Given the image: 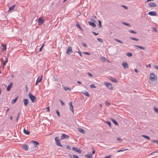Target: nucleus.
Masks as SVG:
<instances>
[{
  "label": "nucleus",
  "mask_w": 158,
  "mask_h": 158,
  "mask_svg": "<svg viewBox=\"0 0 158 158\" xmlns=\"http://www.w3.org/2000/svg\"><path fill=\"white\" fill-rule=\"evenodd\" d=\"M157 76L153 73H151L149 77V80L152 82L156 81H157Z\"/></svg>",
  "instance_id": "nucleus-1"
},
{
  "label": "nucleus",
  "mask_w": 158,
  "mask_h": 158,
  "mask_svg": "<svg viewBox=\"0 0 158 158\" xmlns=\"http://www.w3.org/2000/svg\"><path fill=\"white\" fill-rule=\"evenodd\" d=\"M28 96L32 102H35L36 101V97L34 95L30 93H29Z\"/></svg>",
  "instance_id": "nucleus-2"
},
{
  "label": "nucleus",
  "mask_w": 158,
  "mask_h": 158,
  "mask_svg": "<svg viewBox=\"0 0 158 158\" xmlns=\"http://www.w3.org/2000/svg\"><path fill=\"white\" fill-rule=\"evenodd\" d=\"M31 144L33 145L34 147L38 148V146L39 145V143L35 141H32L31 142Z\"/></svg>",
  "instance_id": "nucleus-3"
},
{
  "label": "nucleus",
  "mask_w": 158,
  "mask_h": 158,
  "mask_svg": "<svg viewBox=\"0 0 158 158\" xmlns=\"http://www.w3.org/2000/svg\"><path fill=\"white\" fill-rule=\"evenodd\" d=\"M55 140L56 142V144L58 146L63 147L60 142V138L59 137H56L55 138Z\"/></svg>",
  "instance_id": "nucleus-4"
},
{
  "label": "nucleus",
  "mask_w": 158,
  "mask_h": 158,
  "mask_svg": "<svg viewBox=\"0 0 158 158\" xmlns=\"http://www.w3.org/2000/svg\"><path fill=\"white\" fill-rule=\"evenodd\" d=\"M122 65L124 69H127L129 68L128 64L126 61H123V62Z\"/></svg>",
  "instance_id": "nucleus-5"
},
{
  "label": "nucleus",
  "mask_w": 158,
  "mask_h": 158,
  "mask_svg": "<svg viewBox=\"0 0 158 158\" xmlns=\"http://www.w3.org/2000/svg\"><path fill=\"white\" fill-rule=\"evenodd\" d=\"M72 48L71 47L69 46L68 47L66 53L68 54L69 55L72 52Z\"/></svg>",
  "instance_id": "nucleus-6"
},
{
  "label": "nucleus",
  "mask_w": 158,
  "mask_h": 158,
  "mask_svg": "<svg viewBox=\"0 0 158 158\" xmlns=\"http://www.w3.org/2000/svg\"><path fill=\"white\" fill-rule=\"evenodd\" d=\"M72 102H71L69 103V105L70 106L69 109L73 113H74L73 106L72 105Z\"/></svg>",
  "instance_id": "nucleus-7"
},
{
  "label": "nucleus",
  "mask_w": 158,
  "mask_h": 158,
  "mask_svg": "<svg viewBox=\"0 0 158 158\" xmlns=\"http://www.w3.org/2000/svg\"><path fill=\"white\" fill-rule=\"evenodd\" d=\"M105 85H106V86L108 88H109L110 90H112L113 89L112 86L110 83H109L105 82Z\"/></svg>",
  "instance_id": "nucleus-8"
},
{
  "label": "nucleus",
  "mask_w": 158,
  "mask_h": 158,
  "mask_svg": "<svg viewBox=\"0 0 158 158\" xmlns=\"http://www.w3.org/2000/svg\"><path fill=\"white\" fill-rule=\"evenodd\" d=\"M69 137V136L65 134H63L62 135V136L61 137V139H68Z\"/></svg>",
  "instance_id": "nucleus-9"
},
{
  "label": "nucleus",
  "mask_w": 158,
  "mask_h": 158,
  "mask_svg": "<svg viewBox=\"0 0 158 158\" xmlns=\"http://www.w3.org/2000/svg\"><path fill=\"white\" fill-rule=\"evenodd\" d=\"M148 14L151 16H156L157 15L155 11H150L149 12Z\"/></svg>",
  "instance_id": "nucleus-10"
},
{
  "label": "nucleus",
  "mask_w": 158,
  "mask_h": 158,
  "mask_svg": "<svg viewBox=\"0 0 158 158\" xmlns=\"http://www.w3.org/2000/svg\"><path fill=\"white\" fill-rule=\"evenodd\" d=\"M23 102L25 106H27L28 104V100L27 99H24Z\"/></svg>",
  "instance_id": "nucleus-11"
},
{
  "label": "nucleus",
  "mask_w": 158,
  "mask_h": 158,
  "mask_svg": "<svg viewBox=\"0 0 158 158\" xmlns=\"http://www.w3.org/2000/svg\"><path fill=\"white\" fill-rule=\"evenodd\" d=\"M38 22H39V25H41L44 22L43 19L41 18H39L38 19Z\"/></svg>",
  "instance_id": "nucleus-12"
},
{
  "label": "nucleus",
  "mask_w": 158,
  "mask_h": 158,
  "mask_svg": "<svg viewBox=\"0 0 158 158\" xmlns=\"http://www.w3.org/2000/svg\"><path fill=\"white\" fill-rule=\"evenodd\" d=\"M73 150L75 152H77L79 153L81 152L82 151L80 149H73Z\"/></svg>",
  "instance_id": "nucleus-13"
},
{
  "label": "nucleus",
  "mask_w": 158,
  "mask_h": 158,
  "mask_svg": "<svg viewBox=\"0 0 158 158\" xmlns=\"http://www.w3.org/2000/svg\"><path fill=\"white\" fill-rule=\"evenodd\" d=\"M85 156L87 158H92V155L91 153H88L87 154L85 155Z\"/></svg>",
  "instance_id": "nucleus-14"
},
{
  "label": "nucleus",
  "mask_w": 158,
  "mask_h": 158,
  "mask_svg": "<svg viewBox=\"0 0 158 158\" xmlns=\"http://www.w3.org/2000/svg\"><path fill=\"white\" fill-rule=\"evenodd\" d=\"M88 23L89 25L92 26H93L94 27H96V25L95 23H94V22H90V21H89L88 22Z\"/></svg>",
  "instance_id": "nucleus-15"
},
{
  "label": "nucleus",
  "mask_w": 158,
  "mask_h": 158,
  "mask_svg": "<svg viewBox=\"0 0 158 158\" xmlns=\"http://www.w3.org/2000/svg\"><path fill=\"white\" fill-rule=\"evenodd\" d=\"M12 86V83H11L9 85L7 86L6 88L7 91H9L10 89Z\"/></svg>",
  "instance_id": "nucleus-16"
},
{
  "label": "nucleus",
  "mask_w": 158,
  "mask_h": 158,
  "mask_svg": "<svg viewBox=\"0 0 158 158\" xmlns=\"http://www.w3.org/2000/svg\"><path fill=\"white\" fill-rule=\"evenodd\" d=\"M134 46L136 47V49L140 48V49H143V50H144L145 49V48H144V47H142V46H138V45H135Z\"/></svg>",
  "instance_id": "nucleus-17"
},
{
  "label": "nucleus",
  "mask_w": 158,
  "mask_h": 158,
  "mask_svg": "<svg viewBox=\"0 0 158 158\" xmlns=\"http://www.w3.org/2000/svg\"><path fill=\"white\" fill-rule=\"evenodd\" d=\"M149 6L151 7H154L156 6V5L154 3L150 2L149 3Z\"/></svg>",
  "instance_id": "nucleus-18"
},
{
  "label": "nucleus",
  "mask_w": 158,
  "mask_h": 158,
  "mask_svg": "<svg viewBox=\"0 0 158 158\" xmlns=\"http://www.w3.org/2000/svg\"><path fill=\"white\" fill-rule=\"evenodd\" d=\"M110 79L113 82H115V83H117L118 82L117 80L114 78H113V77H111Z\"/></svg>",
  "instance_id": "nucleus-19"
},
{
  "label": "nucleus",
  "mask_w": 158,
  "mask_h": 158,
  "mask_svg": "<svg viewBox=\"0 0 158 158\" xmlns=\"http://www.w3.org/2000/svg\"><path fill=\"white\" fill-rule=\"evenodd\" d=\"M78 131L79 132H81L83 134H84L85 133V130L84 129H83L81 128H78Z\"/></svg>",
  "instance_id": "nucleus-20"
},
{
  "label": "nucleus",
  "mask_w": 158,
  "mask_h": 158,
  "mask_svg": "<svg viewBox=\"0 0 158 158\" xmlns=\"http://www.w3.org/2000/svg\"><path fill=\"white\" fill-rule=\"evenodd\" d=\"M23 133L26 135H29L30 133V131L27 130L25 128L23 129Z\"/></svg>",
  "instance_id": "nucleus-21"
},
{
  "label": "nucleus",
  "mask_w": 158,
  "mask_h": 158,
  "mask_svg": "<svg viewBox=\"0 0 158 158\" xmlns=\"http://www.w3.org/2000/svg\"><path fill=\"white\" fill-rule=\"evenodd\" d=\"M42 80V77L40 78H39V77L37 79L36 83L35 85H37L38 83L41 82Z\"/></svg>",
  "instance_id": "nucleus-22"
},
{
  "label": "nucleus",
  "mask_w": 158,
  "mask_h": 158,
  "mask_svg": "<svg viewBox=\"0 0 158 158\" xmlns=\"http://www.w3.org/2000/svg\"><path fill=\"white\" fill-rule=\"evenodd\" d=\"M111 120L115 125H118V122L114 119L112 118H111Z\"/></svg>",
  "instance_id": "nucleus-23"
},
{
  "label": "nucleus",
  "mask_w": 158,
  "mask_h": 158,
  "mask_svg": "<svg viewBox=\"0 0 158 158\" xmlns=\"http://www.w3.org/2000/svg\"><path fill=\"white\" fill-rule=\"evenodd\" d=\"M83 94H84L86 96L88 97H89L90 96V95L86 91H85L84 92L82 93Z\"/></svg>",
  "instance_id": "nucleus-24"
},
{
  "label": "nucleus",
  "mask_w": 158,
  "mask_h": 158,
  "mask_svg": "<svg viewBox=\"0 0 158 158\" xmlns=\"http://www.w3.org/2000/svg\"><path fill=\"white\" fill-rule=\"evenodd\" d=\"M18 98V97H17L15 99H14L11 102V103L12 104L15 103L17 100V99Z\"/></svg>",
  "instance_id": "nucleus-25"
},
{
  "label": "nucleus",
  "mask_w": 158,
  "mask_h": 158,
  "mask_svg": "<svg viewBox=\"0 0 158 158\" xmlns=\"http://www.w3.org/2000/svg\"><path fill=\"white\" fill-rule=\"evenodd\" d=\"M15 6V5H13L12 6H11L9 8V11L13 10Z\"/></svg>",
  "instance_id": "nucleus-26"
},
{
  "label": "nucleus",
  "mask_w": 158,
  "mask_h": 158,
  "mask_svg": "<svg viewBox=\"0 0 158 158\" xmlns=\"http://www.w3.org/2000/svg\"><path fill=\"white\" fill-rule=\"evenodd\" d=\"M114 40L115 41H117V42H119V43H121V44L123 43V42L122 41H121V40H119L115 38V39H114Z\"/></svg>",
  "instance_id": "nucleus-27"
},
{
  "label": "nucleus",
  "mask_w": 158,
  "mask_h": 158,
  "mask_svg": "<svg viewBox=\"0 0 158 158\" xmlns=\"http://www.w3.org/2000/svg\"><path fill=\"white\" fill-rule=\"evenodd\" d=\"M64 89L65 90H70V91H71V89L69 88V87H66V86H64Z\"/></svg>",
  "instance_id": "nucleus-28"
},
{
  "label": "nucleus",
  "mask_w": 158,
  "mask_h": 158,
  "mask_svg": "<svg viewBox=\"0 0 158 158\" xmlns=\"http://www.w3.org/2000/svg\"><path fill=\"white\" fill-rule=\"evenodd\" d=\"M153 110L158 114V109L156 107H154L153 109Z\"/></svg>",
  "instance_id": "nucleus-29"
},
{
  "label": "nucleus",
  "mask_w": 158,
  "mask_h": 158,
  "mask_svg": "<svg viewBox=\"0 0 158 158\" xmlns=\"http://www.w3.org/2000/svg\"><path fill=\"white\" fill-rule=\"evenodd\" d=\"M2 49H3V50H5L6 49V45L3 44L2 45Z\"/></svg>",
  "instance_id": "nucleus-30"
},
{
  "label": "nucleus",
  "mask_w": 158,
  "mask_h": 158,
  "mask_svg": "<svg viewBox=\"0 0 158 158\" xmlns=\"http://www.w3.org/2000/svg\"><path fill=\"white\" fill-rule=\"evenodd\" d=\"M142 136L143 137H144V138H146V139H150L149 137L147 135H142Z\"/></svg>",
  "instance_id": "nucleus-31"
},
{
  "label": "nucleus",
  "mask_w": 158,
  "mask_h": 158,
  "mask_svg": "<svg viewBox=\"0 0 158 158\" xmlns=\"http://www.w3.org/2000/svg\"><path fill=\"white\" fill-rule=\"evenodd\" d=\"M98 21L99 22V24H98L99 27L100 28H102V25L101 24V23H102L101 22L100 20H98Z\"/></svg>",
  "instance_id": "nucleus-32"
},
{
  "label": "nucleus",
  "mask_w": 158,
  "mask_h": 158,
  "mask_svg": "<svg viewBox=\"0 0 158 158\" xmlns=\"http://www.w3.org/2000/svg\"><path fill=\"white\" fill-rule=\"evenodd\" d=\"M127 55L129 57H131L132 56V54L131 52H128L127 53Z\"/></svg>",
  "instance_id": "nucleus-33"
},
{
  "label": "nucleus",
  "mask_w": 158,
  "mask_h": 158,
  "mask_svg": "<svg viewBox=\"0 0 158 158\" xmlns=\"http://www.w3.org/2000/svg\"><path fill=\"white\" fill-rule=\"evenodd\" d=\"M106 123L108 124L110 127H111V123L110 122L108 121H106Z\"/></svg>",
  "instance_id": "nucleus-34"
},
{
  "label": "nucleus",
  "mask_w": 158,
  "mask_h": 158,
  "mask_svg": "<svg viewBox=\"0 0 158 158\" xmlns=\"http://www.w3.org/2000/svg\"><path fill=\"white\" fill-rule=\"evenodd\" d=\"M129 32H131V33H134V34H136L137 32L135 31H134L133 30H130L129 31Z\"/></svg>",
  "instance_id": "nucleus-35"
},
{
  "label": "nucleus",
  "mask_w": 158,
  "mask_h": 158,
  "mask_svg": "<svg viewBox=\"0 0 158 158\" xmlns=\"http://www.w3.org/2000/svg\"><path fill=\"white\" fill-rule=\"evenodd\" d=\"M122 23L124 25H125L126 26H129V27H130L131 26L130 25V24H129V23H126L125 22H122Z\"/></svg>",
  "instance_id": "nucleus-36"
},
{
  "label": "nucleus",
  "mask_w": 158,
  "mask_h": 158,
  "mask_svg": "<svg viewBox=\"0 0 158 158\" xmlns=\"http://www.w3.org/2000/svg\"><path fill=\"white\" fill-rule=\"evenodd\" d=\"M152 142L154 143L158 144V140L152 141Z\"/></svg>",
  "instance_id": "nucleus-37"
},
{
  "label": "nucleus",
  "mask_w": 158,
  "mask_h": 158,
  "mask_svg": "<svg viewBox=\"0 0 158 158\" xmlns=\"http://www.w3.org/2000/svg\"><path fill=\"white\" fill-rule=\"evenodd\" d=\"M127 149H122L120 150H118L117 151V152H121L124 151L126 150Z\"/></svg>",
  "instance_id": "nucleus-38"
},
{
  "label": "nucleus",
  "mask_w": 158,
  "mask_h": 158,
  "mask_svg": "<svg viewBox=\"0 0 158 158\" xmlns=\"http://www.w3.org/2000/svg\"><path fill=\"white\" fill-rule=\"evenodd\" d=\"M97 40L99 42L102 43L103 42V40L100 38H98L97 39Z\"/></svg>",
  "instance_id": "nucleus-39"
},
{
  "label": "nucleus",
  "mask_w": 158,
  "mask_h": 158,
  "mask_svg": "<svg viewBox=\"0 0 158 158\" xmlns=\"http://www.w3.org/2000/svg\"><path fill=\"white\" fill-rule=\"evenodd\" d=\"M131 39L134 40L136 41H138L139 40V39H136L134 37H131Z\"/></svg>",
  "instance_id": "nucleus-40"
},
{
  "label": "nucleus",
  "mask_w": 158,
  "mask_h": 158,
  "mask_svg": "<svg viewBox=\"0 0 158 158\" xmlns=\"http://www.w3.org/2000/svg\"><path fill=\"white\" fill-rule=\"evenodd\" d=\"M23 148H28V146L26 144L23 145Z\"/></svg>",
  "instance_id": "nucleus-41"
},
{
  "label": "nucleus",
  "mask_w": 158,
  "mask_h": 158,
  "mask_svg": "<svg viewBox=\"0 0 158 158\" xmlns=\"http://www.w3.org/2000/svg\"><path fill=\"white\" fill-rule=\"evenodd\" d=\"M91 88H96V87L94 84H92L90 86Z\"/></svg>",
  "instance_id": "nucleus-42"
},
{
  "label": "nucleus",
  "mask_w": 158,
  "mask_h": 158,
  "mask_svg": "<svg viewBox=\"0 0 158 158\" xmlns=\"http://www.w3.org/2000/svg\"><path fill=\"white\" fill-rule=\"evenodd\" d=\"M56 113L58 115L59 117H60V114L59 110H56Z\"/></svg>",
  "instance_id": "nucleus-43"
},
{
  "label": "nucleus",
  "mask_w": 158,
  "mask_h": 158,
  "mask_svg": "<svg viewBox=\"0 0 158 158\" xmlns=\"http://www.w3.org/2000/svg\"><path fill=\"white\" fill-rule=\"evenodd\" d=\"M82 45L85 47V48L87 47V45L85 43H82Z\"/></svg>",
  "instance_id": "nucleus-44"
},
{
  "label": "nucleus",
  "mask_w": 158,
  "mask_h": 158,
  "mask_svg": "<svg viewBox=\"0 0 158 158\" xmlns=\"http://www.w3.org/2000/svg\"><path fill=\"white\" fill-rule=\"evenodd\" d=\"M105 104H106V105L107 106H109L111 104L110 103L108 102H107V101H106L105 102Z\"/></svg>",
  "instance_id": "nucleus-45"
},
{
  "label": "nucleus",
  "mask_w": 158,
  "mask_h": 158,
  "mask_svg": "<svg viewBox=\"0 0 158 158\" xmlns=\"http://www.w3.org/2000/svg\"><path fill=\"white\" fill-rule=\"evenodd\" d=\"M77 26L78 27H79V28L80 29L82 30V29L81 27V25L80 24H79L78 23H77Z\"/></svg>",
  "instance_id": "nucleus-46"
},
{
  "label": "nucleus",
  "mask_w": 158,
  "mask_h": 158,
  "mask_svg": "<svg viewBox=\"0 0 158 158\" xmlns=\"http://www.w3.org/2000/svg\"><path fill=\"white\" fill-rule=\"evenodd\" d=\"M83 53L85 54L89 55H90V53L89 52H83Z\"/></svg>",
  "instance_id": "nucleus-47"
},
{
  "label": "nucleus",
  "mask_w": 158,
  "mask_h": 158,
  "mask_svg": "<svg viewBox=\"0 0 158 158\" xmlns=\"http://www.w3.org/2000/svg\"><path fill=\"white\" fill-rule=\"evenodd\" d=\"M76 52H78L79 53V55L80 56H81V57H82V53L81 52H80V51H79V52H77V51H76Z\"/></svg>",
  "instance_id": "nucleus-48"
},
{
  "label": "nucleus",
  "mask_w": 158,
  "mask_h": 158,
  "mask_svg": "<svg viewBox=\"0 0 158 158\" xmlns=\"http://www.w3.org/2000/svg\"><path fill=\"white\" fill-rule=\"evenodd\" d=\"M101 59L103 61H106V58L104 57H102L101 58Z\"/></svg>",
  "instance_id": "nucleus-49"
},
{
  "label": "nucleus",
  "mask_w": 158,
  "mask_h": 158,
  "mask_svg": "<svg viewBox=\"0 0 158 158\" xmlns=\"http://www.w3.org/2000/svg\"><path fill=\"white\" fill-rule=\"evenodd\" d=\"M122 7H123L126 10H127V9H128L127 7L126 6H125L124 5H122Z\"/></svg>",
  "instance_id": "nucleus-50"
},
{
  "label": "nucleus",
  "mask_w": 158,
  "mask_h": 158,
  "mask_svg": "<svg viewBox=\"0 0 158 158\" xmlns=\"http://www.w3.org/2000/svg\"><path fill=\"white\" fill-rule=\"evenodd\" d=\"M152 29H153V31H155V32L157 31V29L156 28H155L154 27H153L152 28Z\"/></svg>",
  "instance_id": "nucleus-51"
},
{
  "label": "nucleus",
  "mask_w": 158,
  "mask_h": 158,
  "mask_svg": "<svg viewBox=\"0 0 158 158\" xmlns=\"http://www.w3.org/2000/svg\"><path fill=\"white\" fill-rule=\"evenodd\" d=\"M60 102L63 106L65 105V103L61 100H60Z\"/></svg>",
  "instance_id": "nucleus-52"
},
{
  "label": "nucleus",
  "mask_w": 158,
  "mask_h": 158,
  "mask_svg": "<svg viewBox=\"0 0 158 158\" xmlns=\"http://www.w3.org/2000/svg\"><path fill=\"white\" fill-rule=\"evenodd\" d=\"M25 88V90H26V92H28V87L27 86V85H26V86Z\"/></svg>",
  "instance_id": "nucleus-53"
},
{
  "label": "nucleus",
  "mask_w": 158,
  "mask_h": 158,
  "mask_svg": "<svg viewBox=\"0 0 158 158\" xmlns=\"http://www.w3.org/2000/svg\"><path fill=\"white\" fill-rule=\"evenodd\" d=\"M92 32L93 33V34L95 35H97L98 34V33H96L94 31H92Z\"/></svg>",
  "instance_id": "nucleus-54"
},
{
  "label": "nucleus",
  "mask_w": 158,
  "mask_h": 158,
  "mask_svg": "<svg viewBox=\"0 0 158 158\" xmlns=\"http://www.w3.org/2000/svg\"><path fill=\"white\" fill-rule=\"evenodd\" d=\"M73 158H80L78 156H77L76 155H73Z\"/></svg>",
  "instance_id": "nucleus-55"
},
{
  "label": "nucleus",
  "mask_w": 158,
  "mask_h": 158,
  "mask_svg": "<svg viewBox=\"0 0 158 158\" xmlns=\"http://www.w3.org/2000/svg\"><path fill=\"white\" fill-rule=\"evenodd\" d=\"M87 74L89 75L91 77H92L93 76L90 73L88 72L87 73Z\"/></svg>",
  "instance_id": "nucleus-56"
},
{
  "label": "nucleus",
  "mask_w": 158,
  "mask_h": 158,
  "mask_svg": "<svg viewBox=\"0 0 158 158\" xmlns=\"http://www.w3.org/2000/svg\"><path fill=\"white\" fill-rule=\"evenodd\" d=\"M19 115H20V114H19H19H18V116H17V118H16V121H17L18 120V118H19Z\"/></svg>",
  "instance_id": "nucleus-57"
},
{
  "label": "nucleus",
  "mask_w": 158,
  "mask_h": 158,
  "mask_svg": "<svg viewBox=\"0 0 158 158\" xmlns=\"http://www.w3.org/2000/svg\"><path fill=\"white\" fill-rule=\"evenodd\" d=\"M5 63H7V62H8V59H7V57H6V60L5 61H4Z\"/></svg>",
  "instance_id": "nucleus-58"
},
{
  "label": "nucleus",
  "mask_w": 158,
  "mask_h": 158,
  "mask_svg": "<svg viewBox=\"0 0 158 158\" xmlns=\"http://www.w3.org/2000/svg\"><path fill=\"white\" fill-rule=\"evenodd\" d=\"M154 67L155 69L158 70V66H157V65H155L154 66Z\"/></svg>",
  "instance_id": "nucleus-59"
},
{
  "label": "nucleus",
  "mask_w": 158,
  "mask_h": 158,
  "mask_svg": "<svg viewBox=\"0 0 158 158\" xmlns=\"http://www.w3.org/2000/svg\"><path fill=\"white\" fill-rule=\"evenodd\" d=\"M151 67V65L150 64H148L146 66V67L147 68H148V67Z\"/></svg>",
  "instance_id": "nucleus-60"
},
{
  "label": "nucleus",
  "mask_w": 158,
  "mask_h": 158,
  "mask_svg": "<svg viewBox=\"0 0 158 158\" xmlns=\"http://www.w3.org/2000/svg\"><path fill=\"white\" fill-rule=\"evenodd\" d=\"M134 71L136 73H137L138 71V70L136 69H134Z\"/></svg>",
  "instance_id": "nucleus-61"
},
{
  "label": "nucleus",
  "mask_w": 158,
  "mask_h": 158,
  "mask_svg": "<svg viewBox=\"0 0 158 158\" xmlns=\"http://www.w3.org/2000/svg\"><path fill=\"white\" fill-rule=\"evenodd\" d=\"M111 157V156H106V157H105L104 158H110Z\"/></svg>",
  "instance_id": "nucleus-62"
},
{
  "label": "nucleus",
  "mask_w": 158,
  "mask_h": 158,
  "mask_svg": "<svg viewBox=\"0 0 158 158\" xmlns=\"http://www.w3.org/2000/svg\"><path fill=\"white\" fill-rule=\"evenodd\" d=\"M9 110V108H8L7 110H6V114L7 113Z\"/></svg>",
  "instance_id": "nucleus-63"
},
{
  "label": "nucleus",
  "mask_w": 158,
  "mask_h": 158,
  "mask_svg": "<svg viewBox=\"0 0 158 158\" xmlns=\"http://www.w3.org/2000/svg\"><path fill=\"white\" fill-rule=\"evenodd\" d=\"M47 111H49L50 109H49V107H48L47 108Z\"/></svg>",
  "instance_id": "nucleus-64"
}]
</instances>
